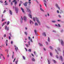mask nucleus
Wrapping results in <instances>:
<instances>
[{"label":"nucleus","mask_w":64,"mask_h":64,"mask_svg":"<svg viewBox=\"0 0 64 64\" xmlns=\"http://www.w3.org/2000/svg\"><path fill=\"white\" fill-rule=\"evenodd\" d=\"M48 42H50V38L49 37H48Z\"/></svg>","instance_id":"412c9836"},{"label":"nucleus","mask_w":64,"mask_h":64,"mask_svg":"<svg viewBox=\"0 0 64 64\" xmlns=\"http://www.w3.org/2000/svg\"><path fill=\"white\" fill-rule=\"evenodd\" d=\"M21 10H22L23 13H25V11H24V9L23 8H21Z\"/></svg>","instance_id":"9d476101"},{"label":"nucleus","mask_w":64,"mask_h":64,"mask_svg":"<svg viewBox=\"0 0 64 64\" xmlns=\"http://www.w3.org/2000/svg\"><path fill=\"white\" fill-rule=\"evenodd\" d=\"M40 10L41 11H43V12H44V10L42 9V8L41 7H40Z\"/></svg>","instance_id":"aec40b11"},{"label":"nucleus","mask_w":64,"mask_h":64,"mask_svg":"<svg viewBox=\"0 0 64 64\" xmlns=\"http://www.w3.org/2000/svg\"><path fill=\"white\" fill-rule=\"evenodd\" d=\"M9 11H10V15H12V11H11V10H9Z\"/></svg>","instance_id":"f3484780"},{"label":"nucleus","mask_w":64,"mask_h":64,"mask_svg":"<svg viewBox=\"0 0 64 64\" xmlns=\"http://www.w3.org/2000/svg\"><path fill=\"white\" fill-rule=\"evenodd\" d=\"M44 2H45L44 3V4L46 6V3H47V2H46V1L45 0H44Z\"/></svg>","instance_id":"ddd939ff"},{"label":"nucleus","mask_w":64,"mask_h":64,"mask_svg":"<svg viewBox=\"0 0 64 64\" xmlns=\"http://www.w3.org/2000/svg\"><path fill=\"white\" fill-rule=\"evenodd\" d=\"M15 49L16 50V52H17V50H18V47H16L15 48Z\"/></svg>","instance_id":"dca6fc26"},{"label":"nucleus","mask_w":64,"mask_h":64,"mask_svg":"<svg viewBox=\"0 0 64 64\" xmlns=\"http://www.w3.org/2000/svg\"><path fill=\"white\" fill-rule=\"evenodd\" d=\"M5 19H3V18L2 19V22H3L4 21H5Z\"/></svg>","instance_id":"473e14b6"},{"label":"nucleus","mask_w":64,"mask_h":64,"mask_svg":"<svg viewBox=\"0 0 64 64\" xmlns=\"http://www.w3.org/2000/svg\"><path fill=\"white\" fill-rule=\"evenodd\" d=\"M64 41L62 40H61V44L62 46L64 45Z\"/></svg>","instance_id":"39448f33"},{"label":"nucleus","mask_w":64,"mask_h":64,"mask_svg":"<svg viewBox=\"0 0 64 64\" xmlns=\"http://www.w3.org/2000/svg\"><path fill=\"white\" fill-rule=\"evenodd\" d=\"M22 58L24 60H25V57L24 56H22Z\"/></svg>","instance_id":"c756f323"},{"label":"nucleus","mask_w":64,"mask_h":64,"mask_svg":"<svg viewBox=\"0 0 64 64\" xmlns=\"http://www.w3.org/2000/svg\"><path fill=\"white\" fill-rule=\"evenodd\" d=\"M42 35L44 37H46V32H44L42 33Z\"/></svg>","instance_id":"0eeeda50"},{"label":"nucleus","mask_w":64,"mask_h":64,"mask_svg":"<svg viewBox=\"0 0 64 64\" xmlns=\"http://www.w3.org/2000/svg\"><path fill=\"white\" fill-rule=\"evenodd\" d=\"M56 6L57 7V8H58V9L59 10H60V7L57 4H56Z\"/></svg>","instance_id":"6e6552de"},{"label":"nucleus","mask_w":64,"mask_h":64,"mask_svg":"<svg viewBox=\"0 0 64 64\" xmlns=\"http://www.w3.org/2000/svg\"><path fill=\"white\" fill-rule=\"evenodd\" d=\"M5 29L7 31H8L9 29V27H7V25H6L5 27Z\"/></svg>","instance_id":"423d86ee"},{"label":"nucleus","mask_w":64,"mask_h":64,"mask_svg":"<svg viewBox=\"0 0 64 64\" xmlns=\"http://www.w3.org/2000/svg\"><path fill=\"white\" fill-rule=\"evenodd\" d=\"M1 48H2V46H0V50H2V49Z\"/></svg>","instance_id":"ea45409f"},{"label":"nucleus","mask_w":64,"mask_h":64,"mask_svg":"<svg viewBox=\"0 0 64 64\" xmlns=\"http://www.w3.org/2000/svg\"><path fill=\"white\" fill-rule=\"evenodd\" d=\"M30 41L32 42H33V41H32V39H30Z\"/></svg>","instance_id":"774afa93"},{"label":"nucleus","mask_w":64,"mask_h":64,"mask_svg":"<svg viewBox=\"0 0 64 64\" xmlns=\"http://www.w3.org/2000/svg\"><path fill=\"white\" fill-rule=\"evenodd\" d=\"M5 25V24H4V23H3L2 24V27H3V26H4Z\"/></svg>","instance_id":"c9c22d12"},{"label":"nucleus","mask_w":64,"mask_h":64,"mask_svg":"<svg viewBox=\"0 0 64 64\" xmlns=\"http://www.w3.org/2000/svg\"><path fill=\"white\" fill-rule=\"evenodd\" d=\"M24 4H26V5H27V4H28V2H25Z\"/></svg>","instance_id":"58836bf2"},{"label":"nucleus","mask_w":64,"mask_h":64,"mask_svg":"<svg viewBox=\"0 0 64 64\" xmlns=\"http://www.w3.org/2000/svg\"><path fill=\"white\" fill-rule=\"evenodd\" d=\"M57 13H58V14L59 13V10H57Z\"/></svg>","instance_id":"c03bdc74"},{"label":"nucleus","mask_w":64,"mask_h":64,"mask_svg":"<svg viewBox=\"0 0 64 64\" xmlns=\"http://www.w3.org/2000/svg\"><path fill=\"white\" fill-rule=\"evenodd\" d=\"M31 0H28V5L30 6L31 5Z\"/></svg>","instance_id":"1a4fd4ad"},{"label":"nucleus","mask_w":64,"mask_h":64,"mask_svg":"<svg viewBox=\"0 0 64 64\" xmlns=\"http://www.w3.org/2000/svg\"><path fill=\"white\" fill-rule=\"evenodd\" d=\"M58 26L59 27H60V25L59 24H58Z\"/></svg>","instance_id":"4d7b16f0"},{"label":"nucleus","mask_w":64,"mask_h":64,"mask_svg":"<svg viewBox=\"0 0 64 64\" xmlns=\"http://www.w3.org/2000/svg\"><path fill=\"white\" fill-rule=\"evenodd\" d=\"M56 58H57V59L59 58V57L57 55L56 56Z\"/></svg>","instance_id":"72a5a7b5"},{"label":"nucleus","mask_w":64,"mask_h":64,"mask_svg":"<svg viewBox=\"0 0 64 64\" xmlns=\"http://www.w3.org/2000/svg\"><path fill=\"white\" fill-rule=\"evenodd\" d=\"M8 38L9 40H10V39H11V37L10 36L8 37Z\"/></svg>","instance_id":"5fc2aeb1"},{"label":"nucleus","mask_w":64,"mask_h":64,"mask_svg":"<svg viewBox=\"0 0 64 64\" xmlns=\"http://www.w3.org/2000/svg\"><path fill=\"white\" fill-rule=\"evenodd\" d=\"M50 54L51 56H52V53H51V52H50Z\"/></svg>","instance_id":"f704fd0d"},{"label":"nucleus","mask_w":64,"mask_h":64,"mask_svg":"<svg viewBox=\"0 0 64 64\" xmlns=\"http://www.w3.org/2000/svg\"><path fill=\"white\" fill-rule=\"evenodd\" d=\"M17 2H16H16H15V4H17Z\"/></svg>","instance_id":"09e8293b"},{"label":"nucleus","mask_w":64,"mask_h":64,"mask_svg":"<svg viewBox=\"0 0 64 64\" xmlns=\"http://www.w3.org/2000/svg\"><path fill=\"white\" fill-rule=\"evenodd\" d=\"M3 14H2V19H3Z\"/></svg>","instance_id":"864d4df0"},{"label":"nucleus","mask_w":64,"mask_h":64,"mask_svg":"<svg viewBox=\"0 0 64 64\" xmlns=\"http://www.w3.org/2000/svg\"><path fill=\"white\" fill-rule=\"evenodd\" d=\"M34 32L36 35H37V31H36V30H34Z\"/></svg>","instance_id":"2eb2a0df"},{"label":"nucleus","mask_w":64,"mask_h":64,"mask_svg":"<svg viewBox=\"0 0 64 64\" xmlns=\"http://www.w3.org/2000/svg\"><path fill=\"white\" fill-rule=\"evenodd\" d=\"M11 44H13V41H11Z\"/></svg>","instance_id":"680f3d73"},{"label":"nucleus","mask_w":64,"mask_h":64,"mask_svg":"<svg viewBox=\"0 0 64 64\" xmlns=\"http://www.w3.org/2000/svg\"><path fill=\"white\" fill-rule=\"evenodd\" d=\"M48 64H50V62L49 60H48Z\"/></svg>","instance_id":"4c0bfd02"},{"label":"nucleus","mask_w":64,"mask_h":64,"mask_svg":"<svg viewBox=\"0 0 64 64\" xmlns=\"http://www.w3.org/2000/svg\"><path fill=\"white\" fill-rule=\"evenodd\" d=\"M14 57V54H12V59H13Z\"/></svg>","instance_id":"603ef678"},{"label":"nucleus","mask_w":64,"mask_h":64,"mask_svg":"<svg viewBox=\"0 0 64 64\" xmlns=\"http://www.w3.org/2000/svg\"><path fill=\"white\" fill-rule=\"evenodd\" d=\"M20 2L21 4H22V3H23V2L22 1H20Z\"/></svg>","instance_id":"6e6d98bb"},{"label":"nucleus","mask_w":64,"mask_h":64,"mask_svg":"<svg viewBox=\"0 0 64 64\" xmlns=\"http://www.w3.org/2000/svg\"><path fill=\"white\" fill-rule=\"evenodd\" d=\"M24 49L26 50V51L27 52V48H25Z\"/></svg>","instance_id":"13d9d810"},{"label":"nucleus","mask_w":64,"mask_h":64,"mask_svg":"<svg viewBox=\"0 0 64 64\" xmlns=\"http://www.w3.org/2000/svg\"><path fill=\"white\" fill-rule=\"evenodd\" d=\"M4 5H8V3H5L4 4Z\"/></svg>","instance_id":"a19ab883"},{"label":"nucleus","mask_w":64,"mask_h":64,"mask_svg":"<svg viewBox=\"0 0 64 64\" xmlns=\"http://www.w3.org/2000/svg\"><path fill=\"white\" fill-rule=\"evenodd\" d=\"M58 51H61V50L60 49V48H58Z\"/></svg>","instance_id":"4be33fe9"},{"label":"nucleus","mask_w":64,"mask_h":64,"mask_svg":"<svg viewBox=\"0 0 64 64\" xmlns=\"http://www.w3.org/2000/svg\"><path fill=\"white\" fill-rule=\"evenodd\" d=\"M15 59L16 58H15L14 59V60L13 62H15Z\"/></svg>","instance_id":"0e129e2a"},{"label":"nucleus","mask_w":64,"mask_h":64,"mask_svg":"<svg viewBox=\"0 0 64 64\" xmlns=\"http://www.w3.org/2000/svg\"><path fill=\"white\" fill-rule=\"evenodd\" d=\"M50 49H52V50H53V48L51 46H50Z\"/></svg>","instance_id":"7c9ffc66"},{"label":"nucleus","mask_w":64,"mask_h":64,"mask_svg":"<svg viewBox=\"0 0 64 64\" xmlns=\"http://www.w3.org/2000/svg\"><path fill=\"white\" fill-rule=\"evenodd\" d=\"M38 24L37 22L35 23V26H38Z\"/></svg>","instance_id":"a878e982"},{"label":"nucleus","mask_w":64,"mask_h":64,"mask_svg":"<svg viewBox=\"0 0 64 64\" xmlns=\"http://www.w3.org/2000/svg\"><path fill=\"white\" fill-rule=\"evenodd\" d=\"M32 61H35V59H34V58H32Z\"/></svg>","instance_id":"a211bd4d"},{"label":"nucleus","mask_w":64,"mask_h":64,"mask_svg":"<svg viewBox=\"0 0 64 64\" xmlns=\"http://www.w3.org/2000/svg\"><path fill=\"white\" fill-rule=\"evenodd\" d=\"M52 32H55V33H56V31L54 30H52Z\"/></svg>","instance_id":"de8ad7c7"},{"label":"nucleus","mask_w":64,"mask_h":64,"mask_svg":"<svg viewBox=\"0 0 64 64\" xmlns=\"http://www.w3.org/2000/svg\"><path fill=\"white\" fill-rule=\"evenodd\" d=\"M60 32H61V33H62L63 32V30H60Z\"/></svg>","instance_id":"37998d69"},{"label":"nucleus","mask_w":64,"mask_h":64,"mask_svg":"<svg viewBox=\"0 0 64 64\" xmlns=\"http://www.w3.org/2000/svg\"><path fill=\"white\" fill-rule=\"evenodd\" d=\"M38 44H39L40 46H43V45H42V44L40 43H39Z\"/></svg>","instance_id":"6ab92c4d"},{"label":"nucleus","mask_w":64,"mask_h":64,"mask_svg":"<svg viewBox=\"0 0 64 64\" xmlns=\"http://www.w3.org/2000/svg\"><path fill=\"white\" fill-rule=\"evenodd\" d=\"M43 49L44 51H46V49H45V48H43Z\"/></svg>","instance_id":"69168bd1"},{"label":"nucleus","mask_w":64,"mask_h":64,"mask_svg":"<svg viewBox=\"0 0 64 64\" xmlns=\"http://www.w3.org/2000/svg\"><path fill=\"white\" fill-rule=\"evenodd\" d=\"M52 61L53 62H54V63H56V62L55 60H52Z\"/></svg>","instance_id":"b1692460"},{"label":"nucleus","mask_w":64,"mask_h":64,"mask_svg":"<svg viewBox=\"0 0 64 64\" xmlns=\"http://www.w3.org/2000/svg\"><path fill=\"white\" fill-rule=\"evenodd\" d=\"M24 20V22H26L27 21V17L26 16H24L23 18V17L21 16V18L20 19V23H22L23 22V20Z\"/></svg>","instance_id":"f257e3e1"},{"label":"nucleus","mask_w":64,"mask_h":64,"mask_svg":"<svg viewBox=\"0 0 64 64\" xmlns=\"http://www.w3.org/2000/svg\"><path fill=\"white\" fill-rule=\"evenodd\" d=\"M26 12H29V13H31V10L30 9L26 8Z\"/></svg>","instance_id":"20e7f679"},{"label":"nucleus","mask_w":64,"mask_h":64,"mask_svg":"<svg viewBox=\"0 0 64 64\" xmlns=\"http://www.w3.org/2000/svg\"><path fill=\"white\" fill-rule=\"evenodd\" d=\"M30 24H32H32H34L32 20H30Z\"/></svg>","instance_id":"9b49d317"},{"label":"nucleus","mask_w":64,"mask_h":64,"mask_svg":"<svg viewBox=\"0 0 64 64\" xmlns=\"http://www.w3.org/2000/svg\"><path fill=\"white\" fill-rule=\"evenodd\" d=\"M55 51H56V52L57 53V54H58V52H57V51L55 49Z\"/></svg>","instance_id":"8fccbe9b"},{"label":"nucleus","mask_w":64,"mask_h":64,"mask_svg":"<svg viewBox=\"0 0 64 64\" xmlns=\"http://www.w3.org/2000/svg\"><path fill=\"white\" fill-rule=\"evenodd\" d=\"M24 33L26 35H27V32H24Z\"/></svg>","instance_id":"e433bc0d"},{"label":"nucleus","mask_w":64,"mask_h":64,"mask_svg":"<svg viewBox=\"0 0 64 64\" xmlns=\"http://www.w3.org/2000/svg\"><path fill=\"white\" fill-rule=\"evenodd\" d=\"M11 5H13V2H11Z\"/></svg>","instance_id":"bf43d9fd"},{"label":"nucleus","mask_w":64,"mask_h":64,"mask_svg":"<svg viewBox=\"0 0 64 64\" xmlns=\"http://www.w3.org/2000/svg\"><path fill=\"white\" fill-rule=\"evenodd\" d=\"M52 23H56V21L55 20H52Z\"/></svg>","instance_id":"cd10ccee"},{"label":"nucleus","mask_w":64,"mask_h":64,"mask_svg":"<svg viewBox=\"0 0 64 64\" xmlns=\"http://www.w3.org/2000/svg\"><path fill=\"white\" fill-rule=\"evenodd\" d=\"M28 16L29 17H30V18H32V16H31V15L30 14H28Z\"/></svg>","instance_id":"f8f14e48"},{"label":"nucleus","mask_w":64,"mask_h":64,"mask_svg":"<svg viewBox=\"0 0 64 64\" xmlns=\"http://www.w3.org/2000/svg\"><path fill=\"white\" fill-rule=\"evenodd\" d=\"M6 35L4 34V37H6Z\"/></svg>","instance_id":"3c124183"},{"label":"nucleus","mask_w":64,"mask_h":64,"mask_svg":"<svg viewBox=\"0 0 64 64\" xmlns=\"http://www.w3.org/2000/svg\"><path fill=\"white\" fill-rule=\"evenodd\" d=\"M28 51V52H31V48L29 49Z\"/></svg>","instance_id":"bb28decb"},{"label":"nucleus","mask_w":64,"mask_h":64,"mask_svg":"<svg viewBox=\"0 0 64 64\" xmlns=\"http://www.w3.org/2000/svg\"><path fill=\"white\" fill-rule=\"evenodd\" d=\"M15 10L16 11V13H18V9L15 8Z\"/></svg>","instance_id":"4468645a"},{"label":"nucleus","mask_w":64,"mask_h":64,"mask_svg":"<svg viewBox=\"0 0 64 64\" xmlns=\"http://www.w3.org/2000/svg\"><path fill=\"white\" fill-rule=\"evenodd\" d=\"M58 16L59 17V18H61V15H58Z\"/></svg>","instance_id":"79ce46f5"},{"label":"nucleus","mask_w":64,"mask_h":64,"mask_svg":"<svg viewBox=\"0 0 64 64\" xmlns=\"http://www.w3.org/2000/svg\"><path fill=\"white\" fill-rule=\"evenodd\" d=\"M31 55L32 56H33V57L34 56V55L33 54H32Z\"/></svg>","instance_id":"e2e57ef3"},{"label":"nucleus","mask_w":64,"mask_h":64,"mask_svg":"<svg viewBox=\"0 0 64 64\" xmlns=\"http://www.w3.org/2000/svg\"><path fill=\"white\" fill-rule=\"evenodd\" d=\"M35 19H36V22L39 25H41V24L40 23V21H39V20L38 18H37V17H35V18L34 17L33 18V20L34 21V22H35Z\"/></svg>","instance_id":"f03ea898"},{"label":"nucleus","mask_w":64,"mask_h":64,"mask_svg":"<svg viewBox=\"0 0 64 64\" xmlns=\"http://www.w3.org/2000/svg\"><path fill=\"white\" fill-rule=\"evenodd\" d=\"M6 10H4L3 12V14H4V13H5L6 12Z\"/></svg>","instance_id":"2f4dec72"},{"label":"nucleus","mask_w":64,"mask_h":64,"mask_svg":"<svg viewBox=\"0 0 64 64\" xmlns=\"http://www.w3.org/2000/svg\"><path fill=\"white\" fill-rule=\"evenodd\" d=\"M24 6H26V7L27 6V4H26L25 3L24 4Z\"/></svg>","instance_id":"c85d7f7f"},{"label":"nucleus","mask_w":64,"mask_h":64,"mask_svg":"<svg viewBox=\"0 0 64 64\" xmlns=\"http://www.w3.org/2000/svg\"><path fill=\"white\" fill-rule=\"evenodd\" d=\"M60 59L62 61V60H63V59H62V56H60Z\"/></svg>","instance_id":"5701e85b"},{"label":"nucleus","mask_w":64,"mask_h":64,"mask_svg":"<svg viewBox=\"0 0 64 64\" xmlns=\"http://www.w3.org/2000/svg\"><path fill=\"white\" fill-rule=\"evenodd\" d=\"M28 40H30V37L29 36H28Z\"/></svg>","instance_id":"052dcab7"},{"label":"nucleus","mask_w":64,"mask_h":64,"mask_svg":"<svg viewBox=\"0 0 64 64\" xmlns=\"http://www.w3.org/2000/svg\"><path fill=\"white\" fill-rule=\"evenodd\" d=\"M28 44H25L26 47H29V46H30V41L28 42Z\"/></svg>","instance_id":"7ed1b4c3"},{"label":"nucleus","mask_w":64,"mask_h":64,"mask_svg":"<svg viewBox=\"0 0 64 64\" xmlns=\"http://www.w3.org/2000/svg\"><path fill=\"white\" fill-rule=\"evenodd\" d=\"M0 2L1 3H3V1L2 0H0Z\"/></svg>","instance_id":"a18cd8bd"},{"label":"nucleus","mask_w":64,"mask_h":64,"mask_svg":"<svg viewBox=\"0 0 64 64\" xmlns=\"http://www.w3.org/2000/svg\"><path fill=\"white\" fill-rule=\"evenodd\" d=\"M18 60H17L15 62L17 64L18 63Z\"/></svg>","instance_id":"49530a36"},{"label":"nucleus","mask_w":64,"mask_h":64,"mask_svg":"<svg viewBox=\"0 0 64 64\" xmlns=\"http://www.w3.org/2000/svg\"><path fill=\"white\" fill-rule=\"evenodd\" d=\"M6 46H7V45H8V43H7V42H6Z\"/></svg>","instance_id":"338daca9"},{"label":"nucleus","mask_w":64,"mask_h":64,"mask_svg":"<svg viewBox=\"0 0 64 64\" xmlns=\"http://www.w3.org/2000/svg\"><path fill=\"white\" fill-rule=\"evenodd\" d=\"M9 23H10V22H9V21H8L7 22V25H8L9 24Z\"/></svg>","instance_id":"393cba45"}]
</instances>
